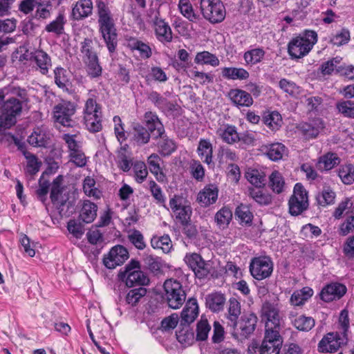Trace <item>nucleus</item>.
I'll return each instance as SVG.
<instances>
[{
    "label": "nucleus",
    "mask_w": 354,
    "mask_h": 354,
    "mask_svg": "<svg viewBox=\"0 0 354 354\" xmlns=\"http://www.w3.org/2000/svg\"><path fill=\"white\" fill-rule=\"evenodd\" d=\"M100 32L106 43L109 53L115 50L118 44V35L111 10L107 4L99 1L97 3Z\"/></svg>",
    "instance_id": "f257e3e1"
},
{
    "label": "nucleus",
    "mask_w": 354,
    "mask_h": 354,
    "mask_svg": "<svg viewBox=\"0 0 354 354\" xmlns=\"http://www.w3.org/2000/svg\"><path fill=\"white\" fill-rule=\"evenodd\" d=\"M339 322L341 323L342 331L328 333L324 335L318 344V351L319 352H335L342 346L346 344L348 341L346 331L349 322L347 313L345 310L341 313Z\"/></svg>",
    "instance_id": "f03ea898"
},
{
    "label": "nucleus",
    "mask_w": 354,
    "mask_h": 354,
    "mask_svg": "<svg viewBox=\"0 0 354 354\" xmlns=\"http://www.w3.org/2000/svg\"><path fill=\"white\" fill-rule=\"evenodd\" d=\"M83 120L86 129L91 133H97L102 129V106L93 95L85 101Z\"/></svg>",
    "instance_id": "7ed1b4c3"
},
{
    "label": "nucleus",
    "mask_w": 354,
    "mask_h": 354,
    "mask_svg": "<svg viewBox=\"0 0 354 354\" xmlns=\"http://www.w3.org/2000/svg\"><path fill=\"white\" fill-rule=\"evenodd\" d=\"M24 105L15 97H10L3 102L1 108L0 133L16 124L17 118L21 115Z\"/></svg>",
    "instance_id": "20e7f679"
},
{
    "label": "nucleus",
    "mask_w": 354,
    "mask_h": 354,
    "mask_svg": "<svg viewBox=\"0 0 354 354\" xmlns=\"http://www.w3.org/2000/svg\"><path fill=\"white\" fill-rule=\"evenodd\" d=\"M118 278L128 287L147 286L150 281L148 276L140 270V262L133 259L119 272Z\"/></svg>",
    "instance_id": "39448f33"
},
{
    "label": "nucleus",
    "mask_w": 354,
    "mask_h": 354,
    "mask_svg": "<svg viewBox=\"0 0 354 354\" xmlns=\"http://www.w3.org/2000/svg\"><path fill=\"white\" fill-rule=\"evenodd\" d=\"M163 288V298L168 306L172 309L180 308L187 296L181 283L174 279H168L164 282Z\"/></svg>",
    "instance_id": "423d86ee"
},
{
    "label": "nucleus",
    "mask_w": 354,
    "mask_h": 354,
    "mask_svg": "<svg viewBox=\"0 0 354 354\" xmlns=\"http://www.w3.org/2000/svg\"><path fill=\"white\" fill-rule=\"evenodd\" d=\"M317 41V32L313 30H307L304 37H297L289 42L288 53L292 58L303 57L310 52Z\"/></svg>",
    "instance_id": "0eeeda50"
},
{
    "label": "nucleus",
    "mask_w": 354,
    "mask_h": 354,
    "mask_svg": "<svg viewBox=\"0 0 354 354\" xmlns=\"http://www.w3.org/2000/svg\"><path fill=\"white\" fill-rule=\"evenodd\" d=\"M169 206L175 220L182 225L190 223L192 208L186 198L175 194L169 199Z\"/></svg>",
    "instance_id": "6e6552de"
},
{
    "label": "nucleus",
    "mask_w": 354,
    "mask_h": 354,
    "mask_svg": "<svg viewBox=\"0 0 354 354\" xmlns=\"http://www.w3.org/2000/svg\"><path fill=\"white\" fill-rule=\"evenodd\" d=\"M261 318L265 322V333H279L281 326V316L277 304L266 301L261 307Z\"/></svg>",
    "instance_id": "1a4fd4ad"
},
{
    "label": "nucleus",
    "mask_w": 354,
    "mask_h": 354,
    "mask_svg": "<svg viewBox=\"0 0 354 354\" xmlns=\"http://www.w3.org/2000/svg\"><path fill=\"white\" fill-rule=\"evenodd\" d=\"M203 17L212 24L220 23L225 17V8L221 0H200Z\"/></svg>",
    "instance_id": "9d476101"
},
{
    "label": "nucleus",
    "mask_w": 354,
    "mask_h": 354,
    "mask_svg": "<svg viewBox=\"0 0 354 354\" xmlns=\"http://www.w3.org/2000/svg\"><path fill=\"white\" fill-rule=\"evenodd\" d=\"M282 344L283 339L280 333H265L261 345H253L250 351L253 354H279Z\"/></svg>",
    "instance_id": "9b49d317"
},
{
    "label": "nucleus",
    "mask_w": 354,
    "mask_h": 354,
    "mask_svg": "<svg viewBox=\"0 0 354 354\" xmlns=\"http://www.w3.org/2000/svg\"><path fill=\"white\" fill-rule=\"evenodd\" d=\"M308 192L301 183H297L288 201L289 212L292 216L301 214L308 207Z\"/></svg>",
    "instance_id": "f8f14e48"
},
{
    "label": "nucleus",
    "mask_w": 354,
    "mask_h": 354,
    "mask_svg": "<svg viewBox=\"0 0 354 354\" xmlns=\"http://www.w3.org/2000/svg\"><path fill=\"white\" fill-rule=\"evenodd\" d=\"M273 266L271 258L268 256L254 257L250 263V272L255 279L261 281L271 276Z\"/></svg>",
    "instance_id": "ddd939ff"
},
{
    "label": "nucleus",
    "mask_w": 354,
    "mask_h": 354,
    "mask_svg": "<svg viewBox=\"0 0 354 354\" xmlns=\"http://www.w3.org/2000/svg\"><path fill=\"white\" fill-rule=\"evenodd\" d=\"M76 107L74 103L69 101H62L53 108V115L55 122L64 127H72L71 117L75 114Z\"/></svg>",
    "instance_id": "4468645a"
},
{
    "label": "nucleus",
    "mask_w": 354,
    "mask_h": 354,
    "mask_svg": "<svg viewBox=\"0 0 354 354\" xmlns=\"http://www.w3.org/2000/svg\"><path fill=\"white\" fill-rule=\"evenodd\" d=\"M156 12L151 24L154 30L156 38L162 44H168L172 41L173 35L171 29L167 22L159 16Z\"/></svg>",
    "instance_id": "2eb2a0df"
},
{
    "label": "nucleus",
    "mask_w": 354,
    "mask_h": 354,
    "mask_svg": "<svg viewBox=\"0 0 354 354\" xmlns=\"http://www.w3.org/2000/svg\"><path fill=\"white\" fill-rule=\"evenodd\" d=\"M185 261L200 279L206 277L210 272V263L205 262L201 256L196 253L187 254Z\"/></svg>",
    "instance_id": "dca6fc26"
},
{
    "label": "nucleus",
    "mask_w": 354,
    "mask_h": 354,
    "mask_svg": "<svg viewBox=\"0 0 354 354\" xmlns=\"http://www.w3.org/2000/svg\"><path fill=\"white\" fill-rule=\"evenodd\" d=\"M129 258L127 250L122 245H116L111 248L109 254L103 259L106 268L113 269L122 264Z\"/></svg>",
    "instance_id": "f3484780"
},
{
    "label": "nucleus",
    "mask_w": 354,
    "mask_h": 354,
    "mask_svg": "<svg viewBox=\"0 0 354 354\" xmlns=\"http://www.w3.org/2000/svg\"><path fill=\"white\" fill-rule=\"evenodd\" d=\"M51 133L48 129L42 125L36 127L28 136V142L34 147H46L50 142Z\"/></svg>",
    "instance_id": "a211bd4d"
},
{
    "label": "nucleus",
    "mask_w": 354,
    "mask_h": 354,
    "mask_svg": "<svg viewBox=\"0 0 354 354\" xmlns=\"http://www.w3.org/2000/svg\"><path fill=\"white\" fill-rule=\"evenodd\" d=\"M346 292V287L339 283H331L326 286L320 293L321 299L330 302L333 300L339 299Z\"/></svg>",
    "instance_id": "6ab92c4d"
},
{
    "label": "nucleus",
    "mask_w": 354,
    "mask_h": 354,
    "mask_svg": "<svg viewBox=\"0 0 354 354\" xmlns=\"http://www.w3.org/2000/svg\"><path fill=\"white\" fill-rule=\"evenodd\" d=\"M198 315V306L195 298H190L186 302L185 306L181 312V325L189 326Z\"/></svg>",
    "instance_id": "aec40b11"
},
{
    "label": "nucleus",
    "mask_w": 354,
    "mask_h": 354,
    "mask_svg": "<svg viewBox=\"0 0 354 354\" xmlns=\"http://www.w3.org/2000/svg\"><path fill=\"white\" fill-rule=\"evenodd\" d=\"M216 133L227 144L233 145L239 142V133L234 125L223 124L216 129Z\"/></svg>",
    "instance_id": "412c9836"
},
{
    "label": "nucleus",
    "mask_w": 354,
    "mask_h": 354,
    "mask_svg": "<svg viewBox=\"0 0 354 354\" xmlns=\"http://www.w3.org/2000/svg\"><path fill=\"white\" fill-rule=\"evenodd\" d=\"M241 314V305L237 299L232 297L227 302V312L226 318L228 326L234 330L236 329L238 324V319Z\"/></svg>",
    "instance_id": "4be33fe9"
},
{
    "label": "nucleus",
    "mask_w": 354,
    "mask_h": 354,
    "mask_svg": "<svg viewBox=\"0 0 354 354\" xmlns=\"http://www.w3.org/2000/svg\"><path fill=\"white\" fill-rule=\"evenodd\" d=\"M248 196L260 205H268L272 201V197L263 187H248L245 192Z\"/></svg>",
    "instance_id": "5701e85b"
},
{
    "label": "nucleus",
    "mask_w": 354,
    "mask_h": 354,
    "mask_svg": "<svg viewBox=\"0 0 354 354\" xmlns=\"http://www.w3.org/2000/svg\"><path fill=\"white\" fill-rule=\"evenodd\" d=\"M218 190L214 185H206L201 190L197 196V201L204 207H207L216 203L218 198Z\"/></svg>",
    "instance_id": "b1692460"
},
{
    "label": "nucleus",
    "mask_w": 354,
    "mask_h": 354,
    "mask_svg": "<svg viewBox=\"0 0 354 354\" xmlns=\"http://www.w3.org/2000/svg\"><path fill=\"white\" fill-rule=\"evenodd\" d=\"M324 128V124L321 118H315L308 123L301 124L299 131L306 138H316Z\"/></svg>",
    "instance_id": "393cba45"
},
{
    "label": "nucleus",
    "mask_w": 354,
    "mask_h": 354,
    "mask_svg": "<svg viewBox=\"0 0 354 354\" xmlns=\"http://www.w3.org/2000/svg\"><path fill=\"white\" fill-rule=\"evenodd\" d=\"M228 97L236 106L249 107L253 104L250 93L241 89H231L228 93Z\"/></svg>",
    "instance_id": "a878e982"
},
{
    "label": "nucleus",
    "mask_w": 354,
    "mask_h": 354,
    "mask_svg": "<svg viewBox=\"0 0 354 354\" xmlns=\"http://www.w3.org/2000/svg\"><path fill=\"white\" fill-rule=\"evenodd\" d=\"M93 3L91 0H79L72 10L73 18L80 20L91 15Z\"/></svg>",
    "instance_id": "bb28decb"
},
{
    "label": "nucleus",
    "mask_w": 354,
    "mask_h": 354,
    "mask_svg": "<svg viewBox=\"0 0 354 354\" xmlns=\"http://www.w3.org/2000/svg\"><path fill=\"white\" fill-rule=\"evenodd\" d=\"M289 319L292 325L299 330L309 331L315 326V320L311 317H306L303 315H297L293 312L289 314Z\"/></svg>",
    "instance_id": "cd10ccee"
},
{
    "label": "nucleus",
    "mask_w": 354,
    "mask_h": 354,
    "mask_svg": "<svg viewBox=\"0 0 354 354\" xmlns=\"http://www.w3.org/2000/svg\"><path fill=\"white\" fill-rule=\"evenodd\" d=\"M257 320V317L254 313L243 315L239 325L241 335L247 337L251 335L255 330Z\"/></svg>",
    "instance_id": "c85d7f7f"
},
{
    "label": "nucleus",
    "mask_w": 354,
    "mask_h": 354,
    "mask_svg": "<svg viewBox=\"0 0 354 354\" xmlns=\"http://www.w3.org/2000/svg\"><path fill=\"white\" fill-rule=\"evenodd\" d=\"M33 60L36 63L37 68L42 75H47L52 66L50 57L44 51L35 50L33 55Z\"/></svg>",
    "instance_id": "c756f323"
},
{
    "label": "nucleus",
    "mask_w": 354,
    "mask_h": 354,
    "mask_svg": "<svg viewBox=\"0 0 354 354\" xmlns=\"http://www.w3.org/2000/svg\"><path fill=\"white\" fill-rule=\"evenodd\" d=\"M197 153L204 163L210 165L213 163V147L211 142L207 139H201L197 147Z\"/></svg>",
    "instance_id": "7c9ffc66"
},
{
    "label": "nucleus",
    "mask_w": 354,
    "mask_h": 354,
    "mask_svg": "<svg viewBox=\"0 0 354 354\" xmlns=\"http://www.w3.org/2000/svg\"><path fill=\"white\" fill-rule=\"evenodd\" d=\"M225 303V297L221 292H213L207 295L205 304L207 308L212 312H219L223 309Z\"/></svg>",
    "instance_id": "2f4dec72"
},
{
    "label": "nucleus",
    "mask_w": 354,
    "mask_h": 354,
    "mask_svg": "<svg viewBox=\"0 0 354 354\" xmlns=\"http://www.w3.org/2000/svg\"><path fill=\"white\" fill-rule=\"evenodd\" d=\"M144 119L148 131L151 133L156 131V135L158 136H161L165 133V128L155 113L151 111L145 113Z\"/></svg>",
    "instance_id": "473e14b6"
},
{
    "label": "nucleus",
    "mask_w": 354,
    "mask_h": 354,
    "mask_svg": "<svg viewBox=\"0 0 354 354\" xmlns=\"http://www.w3.org/2000/svg\"><path fill=\"white\" fill-rule=\"evenodd\" d=\"M97 207L90 201H85L82 205L79 218L86 223H92L97 216Z\"/></svg>",
    "instance_id": "72a5a7b5"
},
{
    "label": "nucleus",
    "mask_w": 354,
    "mask_h": 354,
    "mask_svg": "<svg viewBox=\"0 0 354 354\" xmlns=\"http://www.w3.org/2000/svg\"><path fill=\"white\" fill-rule=\"evenodd\" d=\"M156 138H159V140L157 142L158 151L163 156L171 155L176 149V145L175 142L169 138L167 136L163 135L158 136L156 135Z\"/></svg>",
    "instance_id": "f704fd0d"
},
{
    "label": "nucleus",
    "mask_w": 354,
    "mask_h": 354,
    "mask_svg": "<svg viewBox=\"0 0 354 354\" xmlns=\"http://www.w3.org/2000/svg\"><path fill=\"white\" fill-rule=\"evenodd\" d=\"M127 46L131 50H138L142 59H148L152 55L151 47L136 38L129 39Z\"/></svg>",
    "instance_id": "c9c22d12"
},
{
    "label": "nucleus",
    "mask_w": 354,
    "mask_h": 354,
    "mask_svg": "<svg viewBox=\"0 0 354 354\" xmlns=\"http://www.w3.org/2000/svg\"><path fill=\"white\" fill-rule=\"evenodd\" d=\"M222 76L227 80H245L249 77V73L243 68L224 67L221 69Z\"/></svg>",
    "instance_id": "e433bc0d"
},
{
    "label": "nucleus",
    "mask_w": 354,
    "mask_h": 354,
    "mask_svg": "<svg viewBox=\"0 0 354 354\" xmlns=\"http://www.w3.org/2000/svg\"><path fill=\"white\" fill-rule=\"evenodd\" d=\"M313 295V290L312 288L308 286L304 287L293 292L290 297V304L295 306H302Z\"/></svg>",
    "instance_id": "4c0bfd02"
},
{
    "label": "nucleus",
    "mask_w": 354,
    "mask_h": 354,
    "mask_svg": "<svg viewBox=\"0 0 354 354\" xmlns=\"http://www.w3.org/2000/svg\"><path fill=\"white\" fill-rule=\"evenodd\" d=\"M66 23V19L64 14L60 12L55 19L46 26L45 30L48 32L59 36L64 32V25Z\"/></svg>",
    "instance_id": "58836bf2"
},
{
    "label": "nucleus",
    "mask_w": 354,
    "mask_h": 354,
    "mask_svg": "<svg viewBox=\"0 0 354 354\" xmlns=\"http://www.w3.org/2000/svg\"><path fill=\"white\" fill-rule=\"evenodd\" d=\"M178 7L182 15L189 21L196 22L201 19L200 15L195 12L189 0H179Z\"/></svg>",
    "instance_id": "ea45409f"
},
{
    "label": "nucleus",
    "mask_w": 354,
    "mask_h": 354,
    "mask_svg": "<svg viewBox=\"0 0 354 354\" xmlns=\"http://www.w3.org/2000/svg\"><path fill=\"white\" fill-rule=\"evenodd\" d=\"M264 124L272 131H277L282 124V118L277 111H267L263 115Z\"/></svg>",
    "instance_id": "a19ab883"
},
{
    "label": "nucleus",
    "mask_w": 354,
    "mask_h": 354,
    "mask_svg": "<svg viewBox=\"0 0 354 354\" xmlns=\"http://www.w3.org/2000/svg\"><path fill=\"white\" fill-rule=\"evenodd\" d=\"M151 136L149 131L137 124L133 129V141L138 145L142 146L149 142Z\"/></svg>",
    "instance_id": "79ce46f5"
},
{
    "label": "nucleus",
    "mask_w": 354,
    "mask_h": 354,
    "mask_svg": "<svg viewBox=\"0 0 354 354\" xmlns=\"http://www.w3.org/2000/svg\"><path fill=\"white\" fill-rule=\"evenodd\" d=\"M339 163V159L337 154L328 153L321 156L317 163V167L319 170H330L335 165Z\"/></svg>",
    "instance_id": "37998d69"
},
{
    "label": "nucleus",
    "mask_w": 354,
    "mask_h": 354,
    "mask_svg": "<svg viewBox=\"0 0 354 354\" xmlns=\"http://www.w3.org/2000/svg\"><path fill=\"white\" fill-rule=\"evenodd\" d=\"M245 176L250 183L254 185L253 187H263L266 183V175L261 171L249 168Z\"/></svg>",
    "instance_id": "c03bdc74"
},
{
    "label": "nucleus",
    "mask_w": 354,
    "mask_h": 354,
    "mask_svg": "<svg viewBox=\"0 0 354 354\" xmlns=\"http://www.w3.org/2000/svg\"><path fill=\"white\" fill-rule=\"evenodd\" d=\"M151 245L154 249H160L164 253H168L172 248V242L169 235L154 236L151 239Z\"/></svg>",
    "instance_id": "a18cd8bd"
},
{
    "label": "nucleus",
    "mask_w": 354,
    "mask_h": 354,
    "mask_svg": "<svg viewBox=\"0 0 354 354\" xmlns=\"http://www.w3.org/2000/svg\"><path fill=\"white\" fill-rule=\"evenodd\" d=\"M80 45V51L82 54V59L84 62L98 58L97 55L95 51L93 41L91 39L85 38L84 41L81 42Z\"/></svg>",
    "instance_id": "49530a36"
},
{
    "label": "nucleus",
    "mask_w": 354,
    "mask_h": 354,
    "mask_svg": "<svg viewBox=\"0 0 354 354\" xmlns=\"http://www.w3.org/2000/svg\"><path fill=\"white\" fill-rule=\"evenodd\" d=\"M161 159L157 153L151 154L147 159V163L150 171L156 176V179L159 181L163 180L164 175L161 171L160 167V162Z\"/></svg>",
    "instance_id": "de8ad7c7"
},
{
    "label": "nucleus",
    "mask_w": 354,
    "mask_h": 354,
    "mask_svg": "<svg viewBox=\"0 0 354 354\" xmlns=\"http://www.w3.org/2000/svg\"><path fill=\"white\" fill-rule=\"evenodd\" d=\"M232 218V213L230 208L222 207L218 211L214 216L216 224L221 228H225Z\"/></svg>",
    "instance_id": "09e8293b"
},
{
    "label": "nucleus",
    "mask_w": 354,
    "mask_h": 354,
    "mask_svg": "<svg viewBox=\"0 0 354 354\" xmlns=\"http://www.w3.org/2000/svg\"><path fill=\"white\" fill-rule=\"evenodd\" d=\"M265 53L263 48H253L246 51L243 55V58L248 64L254 65L259 63L263 59Z\"/></svg>",
    "instance_id": "8fccbe9b"
},
{
    "label": "nucleus",
    "mask_w": 354,
    "mask_h": 354,
    "mask_svg": "<svg viewBox=\"0 0 354 354\" xmlns=\"http://www.w3.org/2000/svg\"><path fill=\"white\" fill-rule=\"evenodd\" d=\"M269 186L277 194L283 191L285 182L282 175L278 171H274L269 176Z\"/></svg>",
    "instance_id": "3c124183"
},
{
    "label": "nucleus",
    "mask_w": 354,
    "mask_h": 354,
    "mask_svg": "<svg viewBox=\"0 0 354 354\" xmlns=\"http://www.w3.org/2000/svg\"><path fill=\"white\" fill-rule=\"evenodd\" d=\"M194 62L198 64H209L212 66H217L219 64L218 57L208 51L198 53Z\"/></svg>",
    "instance_id": "603ef678"
},
{
    "label": "nucleus",
    "mask_w": 354,
    "mask_h": 354,
    "mask_svg": "<svg viewBox=\"0 0 354 354\" xmlns=\"http://www.w3.org/2000/svg\"><path fill=\"white\" fill-rule=\"evenodd\" d=\"M54 75L57 86L63 91H67L70 84L66 70L62 67H57L54 70Z\"/></svg>",
    "instance_id": "864d4df0"
},
{
    "label": "nucleus",
    "mask_w": 354,
    "mask_h": 354,
    "mask_svg": "<svg viewBox=\"0 0 354 354\" xmlns=\"http://www.w3.org/2000/svg\"><path fill=\"white\" fill-rule=\"evenodd\" d=\"M286 151V147L281 143H273L269 145L266 154L272 160H279L283 158Z\"/></svg>",
    "instance_id": "5fc2aeb1"
},
{
    "label": "nucleus",
    "mask_w": 354,
    "mask_h": 354,
    "mask_svg": "<svg viewBox=\"0 0 354 354\" xmlns=\"http://www.w3.org/2000/svg\"><path fill=\"white\" fill-rule=\"evenodd\" d=\"M338 176L344 184H352L354 182V166L351 164L341 166Z\"/></svg>",
    "instance_id": "6e6d98bb"
},
{
    "label": "nucleus",
    "mask_w": 354,
    "mask_h": 354,
    "mask_svg": "<svg viewBox=\"0 0 354 354\" xmlns=\"http://www.w3.org/2000/svg\"><path fill=\"white\" fill-rule=\"evenodd\" d=\"M351 39L350 32L346 28H342L330 37V42L335 46H340L347 44Z\"/></svg>",
    "instance_id": "4d7b16f0"
},
{
    "label": "nucleus",
    "mask_w": 354,
    "mask_h": 354,
    "mask_svg": "<svg viewBox=\"0 0 354 354\" xmlns=\"http://www.w3.org/2000/svg\"><path fill=\"white\" fill-rule=\"evenodd\" d=\"M147 292V289L143 287L130 290L126 296L127 303L132 306H136L146 295Z\"/></svg>",
    "instance_id": "13d9d810"
},
{
    "label": "nucleus",
    "mask_w": 354,
    "mask_h": 354,
    "mask_svg": "<svg viewBox=\"0 0 354 354\" xmlns=\"http://www.w3.org/2000/svg\"><path fill=\"white\" fill-rule=\"evenodd\" d=\"M83 189L84 193L90 197L92 196L97 199L101 196L100 191L95 187V180L90 176L84 178Z\"/></svg>",
    "instance_id": "bf43d9fd"
},
{
    "label": "nucleus",
    "mask_w": 354,
    "mask_h": 354,
    "mask_svg": "<svg viewBox=\"0 0 354 354\" xmlns=\"http://www.w3.org/2000/svg\"><path fill=\"white\" fill-rule=\"evenodd\" d=\"M148 186L156 203L165 207L166 198L161 187L154 180H150L148 183Z\"/></svg>",
    "instance_id": "052dcab7"
},
{
    "label": "nucleus",
    "mask_w": 354,
    "mask_h": 354,
    "mask_svg": "<svg viewBox=\"0 0 354 354\" xmlns=\"http://www.w3.org/2000/svg\"><path fill=\"white\" fill-rule=\"evenodd\" d=\"M156 106L161 109H171L172 104L164 97L156 91L151 92L147 97Z\"/></svg>",
    "instance_id": "680f3d73"
},
{
    "label": "nucleus",
    "mask_w": 354,
    "mask_h": 354,
    "mask_svg": "<svg viewBox=\"0 0 354 354\" xmlns=\"http://www.w3.org/2000/svg\"><path fill=\"white\" fill-rule=\"evenodd\" d=\"M210 330L211 326L207 319L202 316L196 325V339L198 341L205 340L208 337Z\"/></svg>",
    "instance_id": "e2e57ef3"
},
{
    "label": "nucleus",
    "mask_w": 354,
    "mask_h": 354,
    "mask_svg": "<svg viewBox=\"0 0 354 354\" xmlns=\"http://www.w3.org/2000/svg\"><path fill=\"white\" fill-rule=\"evenodd\" d=\"M24 156L27 160L26 172L30 175H35L39 171L41 162L29 152H25Z\"/></svg>",
    "instance_id": "0e129e2a"
},
{
    "label": "nucleus",
    "mask_w": 354,
    "mask_h": 354,
    "mask_svg": "<svg viewBox=\"0 0 354 354\" xmlns=\"http://www.w3.org/2000/svg\"><path fill=\"white\" fill-rule=\"evenodd\" d=\"M50 0H40L37 3L35 17L37 19H48L50 17Z\"/></svg>",
    "instance_id": "69168bd1"
},
{
    "label": "nucleus",
    "mask_w": 354,
    "mask_h": 354,
    "mask_svg": "<svg viewBox=\"0 0 354 354\" xmlns=\"http://www.w3.org/2000/svg\"><path fill=\"white\" fill-rule=\"evenodd\" d=\"M128 239L138 250H142L146 248L144 236L139 230H133L129 232Z\"/></svg>",
    "instance_id": "338daca9"
},
{
    "label": "nucleus",
    "mask_w": 354,
    "mask_h": 354,
    "mask_svg": "<svg viewBox=\"0 0 354 354\" xmlns=\"http://www.w3.org/2000/svg\"><path fill=\"white\" fill-rule=\"evenodd\" d=\"M339 113L346 117L354 118V102L350 100L340 101L336 104Z\"/></svg>",
    "instance_id": "774afa93"
}]
</instances>
